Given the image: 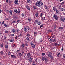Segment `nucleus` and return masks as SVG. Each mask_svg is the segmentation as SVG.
Masks as SVG:
<instances>
[{
	"label": "nucleus",
	"instance_id": "obj_32",
	"mask_svg": "<svg viewBox=\"0 0 65 65\" xmlns=\"http://www.w3.org/2000/svg\"><path fill=\"white\" fill-rule=\"evenodd\" d=\"M33 8L34 9H37V7L35 6H33Z\"/></svg>",
	"mask_w": 65,
	"mask_h": 65
},
{
	"label": "nucleus",
	"instance_id": "obj_30",
	"mask_svg": "<svg viewBox=\"0 0 65 65\" xmlns=\"http://www.w3.org/2000/svg\"><path fill=\"white\" fill-rule=\"evenodd\" d=\"M18 11V10L17 9H15L14 10V12L15 13H16Z\"/></svg>",
	"mask_w": 65,
	"mask_h": 65
},
{
	"label": "nucleus",
	"instance_id": "obj_49",
	"mask_svg": "<svg viewBox=\"0 0 65 65\" xmlns=\"http://www.w3.org/2000/svg\"><path fill=\"white\" fill-rule=\"evenodd\" d=\"M16 23V21H15L14 20L13 21V23Z\"/></svg>",
	"mask_w": 65,
	"mask_h": 65
},
{
	"label": "nucleus",
	"instance_id": "obj_54",
	"mask_svg": "<svg viewBox=\"0 0 65 65\" xmlns=\"http://www.w3.org/2000/svg\"><path fill=\"white\" fill-rule=\"evenodd\" d=\"M30 44L31 45V46H32V45H34V44H33V43H31Z\"/></svg>",
	"mask_w": 65,
	"mask_h": 65
},
{
	"label": "nucleus",
	"instance_id": "obj_33",
	"mask_svg": "<svg viewBox=\"0 0 65 65\" xmlns=\"http://www.w3.org/2000/svg\"><path fill=\"white\" fill-rule=\"evenodd\" d=\"M6 35H5L4 36V39L5 40H6Z\"/></svg>",
	"mask_w": 65,
	"mask_h": 65
},
{
	"label": "nucleus",
	"instance_id": "obj_42",
	"mask_svg": "<svg viewBox=\"0 0 65 65\" xmlns=\"http://www.w3.org/2000/svg\"><path fill=\"white\" fill-rule=\"evenodd\" d=\"M5 33H8V31L6 30L4 31Z\"/></svg>",
	"mask_w": 65,
	"mask_h": 65
},
{
	"label": "nucleus",
	"instance_id": "obj_1",
	"mask_svg": "<svg viewBox=\"0 0 65 65\" xmlns=\"http://www.w3.org/2000/svg\"><path fill=\"white\" fill-rule=\"evenodd\" d=\"M35 5L36 6H38L39 7H41L43 5V3L40 1H38L35 3Z\"/></svg>",
	"mask_w": 65,
	"mask_h": 65
},
{
	"label": "nucleus",
	"instance_id": "obj_17",
	"mask_svg": "<svg viewBox=\"0 0 65 65\" xmlns=\"http://www.w3.org/2000/svg\"><path fill=\"white\" fill-rule=\"evenodd\" d=\"M24 31L25 32H27V29L26 28V27H24Z\"/></svg>",
	"mask_w": 65,
	"mask_h": 65
},
{
	"label": "nucleus",
	"instance_id": "obj_50",
	"mask_svg": "<svg viewBox=\"0 0 65 65\" xmlns=\"http://www.w3.org/2000/svg\"><path fill=\"white\" fill-rule=\"evenodd\" d=\"M40 42H42V39H40Z\"/></svg>",
	"mask_w": 65,
	"mask_h": 65
},
{
	"label": "nucleus",
	"instance_id": "obj_29",
	"mask_svg": "<svg viewBox=\"0 0 65 65\" xmlns=\"http://www.w3.org/2000/svg\"><path fill=\"white\" fill-rule=\"evenodd\" d=\"M26 36H27V37H30V35L29 34H27L26 35Z\"/></svg>",
	"mask_w": 65,
	"mask_h": 65
},
{
	"label": "nucleus",
	"instance_id": "obj_60",
	"mask_svg": "<svg viewBox=\"0 0 65 65\" xmlns=\"http://www.w3.org/2000/svg\"><path fill=\"white\" fill-rule=\"evenodd\" d=\"M18 54V56H20V55H21V53H19Z\"/></svg>",
	"mask_w": 65,
	"mask_h": 65
},
{
	"label": "nucleus",
	"instance_id": "obj_48",
	"mask_svg": "<svg viewBox=\"0 0 65 65\" xmlns=\"http://www.w3.org/2000/svg\"><path fill=\"white\" fill-rule=\"evenodd\" d=\"M51 37L50 36H48V39H50L51 38Z\"/></svg>",
	"mask_w": 65,
	"mask_h": 65
},
{
	"label": "nucleus",
	"instance_id": "obj_44",
	"mask_svg": "<svg viewBox=\"0 0 65 65\" xmlns=\"http://www.w3.org/2000/svg\"><path fill=\"white\" fill-rule=\"evenodd\" d=\"M45 55V53H43L42 54V56H44Z\"/></svg>",
	"mask_w": 65,
	"mask_h": 65
},
{
	"label": "nucleus",
	"instance_id": "obj_26",
	"mask_svg": "<svg viewBox=\"0 0 65 65\" xmlns=\"http://www.w3.org/2000/svg\"><path fill=\"white\" fill-rule=\"evenodd\" d=\"M24 46H25V44H22L21 46V47L23 48V47H24Z\"/></svg>",
	"mask_w": 65,
	"mask_h": 65
},
{
	"label": "nucleus",
	"instance_id": "obj_43",
	"mask_svg": "<svg viewBox=\"0 0 65 65\" xmlns=\"http://www.w3.org/2000/svg\"><path fill=\"white\" fill-rule=\"evenodd\" d=\"M37 23L38 25H40V24H41V23L40 22H38Z\"/></svg>",
	"mask_w": 65,
	"mask_h": 65
},
{
	"label": "nucleus",
	"instance_id": "obj_11",
	"mask_svg": "<svg viewBox=\"0 0 65 65\" xmlns=\"http://www.w3.org/2000/svg\"><path fill=\"white\" fill-rule=\"evenodd\" d=\"M44 8L45 9H47V10H48V7L46 5H45L44 6Z\"/></svg>",
	"mask_w": 65,
	"mask_h": 65
},
{
	"label": "nucleus",
	"instance_id": "obj_27",
	"mask_svg": "<svg viewBox=\"0 0 65 65\" xmlns=\"http://www.w3.org/2000/svg\"><path fill=\"white\" fill-rule=\"evenodd\" d=\"M5 47L6 48H8V46L7 45H5Z\"/></svg>",
	"mask_w": 65,
	"mask_h": 65
},
{
	"label": "nucleus",
	"instance_id": "obj_41",
	"mask_svg": "<svg viewBox=\"0 0 65 65\" xmlns=\"http://www.w3.org/2000/svg\"><path fill=\"white\" fill-rule=\"evenodd\" d=\"M64 2H63L62 3H60L61 5H63V4L64 3Z\"/></svg>",
	"mask_w": 65,
	"mask_h": 65
},
{
	"label": "nucleus",
	"instance_id": "obj_25",
	"mask_svg": "<svg viewBox=\"0 0 65 65\" xmlns=\"http://www.w3.org/2000/svg\"><path fill=\"white\" fill-rule=\"evenodd\" d=\"M9 13L11 15H12V11H11V10L9 11Z\"/></svg>",
	"mask_w": 65,
	"mask_h": 65
},
{
	"label": "nucleus",
	"instance_id": "obj_22",
	"mask_svg": "<svg viewBox=\"0 0 65 65\" xmlns=\"http://www.w3.org/2000/svg\"><path fill=\"white\" fill-rule=\"evenodd\" d=\"M21 15L22 17H25V13H23Z\"/></svg>",
	"mask_w": 65,
	"mask_h": 65
},
{
	"label": "nucleus",
	"instance_id": "obj_47",
	"mask_svg": "<svg viewBox=\"0 0 65 65\" xmlns=\"http://www.w3.org/2000/svg\"><path fill=\"white\" fill-rule=\"evenodd\" d=\"M63 56L64 58H65V54H63Z\"/></svg>",
	"mask_w": 65,
	"mask_h": 65
},
{
	"label": "nucleus",
	"instance_id": "obj_34",
	"mask_svg": "<svg viewBox=\"0 0 65 65\" xmlns=\"http://www.w3.org/2000/svg\"><path fill=\"white\" fill-rule=\"evenodd\" d=\"M56 41H57V40H56V39H54L53 40L52 42H55H55H56Z\"/></svg>",
	"mask_w": 65,
	"mask_h": 65
},
{
	"label": "nucleus",
	"instance_id": "obj_3",
	"mask_svg": "<svg viewBox=\"0 0 65 65\" xmlns=\"http://www.w3.org/2000/svg\"><path fill=\"white\" fill-rule=\"evenodd\" d=\"M19 31H20L19 30H18L16 29H13L12 30L11 32L12 33H17V32H19Z\"/></svg>",
	"mask_w": 65,
	"mask_h": 65
},
{
	"label": "nucleus",
	"instance_id": "obj_31",
	"mask_svg": "<svg viewBox=\"0 0 65 65\" xmlns=\"http://www.w3.org/2000/svg\"><path fill=\"white\" fill-rule=\"evenodd\" d=\"M24 51H23L22 52L21 56H23V54H24Z\"/></svg>",
	"mask_w": 65,
	"mask_h": 65
},
{
	"label": "nucleus",
	"instance_id": "obj_53",
	"mask_svg": "<svg viewBox=\"0 0 65 65\" xmlns=\"http://www.w3.org/2000/svg\"><path fill=\"white\" fill-rule=\"evenodd\" d=\"M31 46L32 47H33V48H34V47H35V45H33Z\"/></svg>",
	"mask_w": 65,
	"mask_h": 65
},
{
	"label": "nucleus",
	"instance_id": "obj_19",
	"mask_svg": "<svg viewBox=\"0 0 65 65\" xmlns=\"http://www.w3.org/2000/svg\"><path fill=\"white\" fill-rule=\"evenodd\" d=\"M18 0H15L14 2L15 4H16L18 3Z\"/></svg>",
	"mask_w": 65,
	"mask_h": 65
},
{
	"label": "nucleus",
	"instance_id": "obj_56",
	"mask_svg": "<svg viewBox=\"0 0 65 65\" xmlns=\"http://www.w3.org/2000/svg\"><path fill=\"white\" fill-rule=\"evenodd\" d=\"M4 26H5V27H7V25H6V24H4Z\"/></svg>",
	"mask_w": 65,
	"mask_h": 65
},
{
	"label": "nucleus",
	"instance_id": "obj_58",
	"mask_svg": "<svg viewBox=\"0 0 65 65\" xmlns=\"http://www.w3.org/2000/svg\"><path fill=\"white\" fill-rule=\"evenodd\" d=\"M9 20V19H8V18H6L5 19V20Z\"/></svg>",
	"mask_w": 65,
	"mask_h": 65
},
{
	"label": "nucleus",
	"instance_id": "obj_37",
	"mask_svg": "<svg viewBox=\"0 0 65 65\" xmlns=\"http://www.w3.org/2000/svg\"><path fill=\"white\" fill-rule=\"evenodd\" d=\"M42 15H43L42 13H41L40 15V17H41V18H42Z\"/></svg>",
	"mask_w": 65,
	"mask_h": 65
},
{
	"label": "nucleus",
	"instance_id": "obj_2",
	"mask_svg": "<svg viewBox=\"0 0 65 65\" xmlns=\"http://www.w3.org/2000/svg\"><path fill=\"white\" fill-rule=\"evenodd\" d=\"M48 57H50L51 59H54V57L52 56V53H51V52H49L48 53Z\"/></svg>",
	"mask_w": 65,
	"mask_h": 65
},
{
	"label": "nucleus",
	"instance_id": "obj_55",
	"mask_svg": "<svg viewBox=\"0 0 65 65\" xmlns=\"http://www.w3.org/2000/svg\"><path fill=\"white\" fill-rule=\"evenodd\" d=\"M34 35L35 34H37V33L36 32H34Z\"/></svg>",
	"mask_w": 65,
	"mask_h": 65
},
{
	"label": "nucleus",
	"instance_id": "obj_18",
	"mask_svg": "<svg viewBox=\"0 0 65 65\" xmlns=\"http://www.w3.org/2000/svg\"><path fill=\"white\" fill-rule=\"evenodd\" d=\"M53 9L55 12L57 10V9L55 7H53Z\"/></svg>",
	"mask_w": 65,
	"mask_h": 65
},
{
	"label": "nucleus",
	"instance_id": "obj_46",
	"mask_svg": "<svg viewBox=\"0 0 65 65\" xmlns=\"http://www.w3.org/2000/svg\"><path fill=\"white\" fill-rule=\"evenodd\" d=\"M43 26V24L41 25L40 26V28H41Z\"/></svg>",
	"mask_w": 65,
	"mask_h": 65
},
{
	"label": "nucleus",
	"instance_id": "obj_6",
	"mask_svg": "<svg viewBox=\"0 0 65 65\" xmlns=\"http://www.w3.org/2000/svg\"><path fill=\"white\" fill-rule=\"evenodd\" d=\"M11 58H13V59H16L17 58L16 56L14 55H11Z\"/></svg>",
	"mask_w": 65,
	"mask_h": 65
},
{
	"label": "nucleus",
	"instance_id": "obj_59",
	"mask_svg": "<svg viewBox=\"0 0 65 65\" xmlns=\"http://www.w3.org/2000/svg\"><path fill=\"white\" fill-rule=\"evenodd\" d=\"M48 31V33H50V32H52V30H49Z\"/></svg>",
	"mask_w": 65,
	"mask_h": 65
},
{
	"label": "nucleus",
	"instance_id": "obj_21",
	"mask_svg": "<svg viewBox=\"0 0 65 65\" xmlns=\"http://www.w3.org/2000/svg\"><path fill=\"white\" fill-rule=\"evenodd\" d=\"M28 19L29 22H31V21L32 20V19H31V18H28Z\"/></svg>",
	"mask_w": 65,
	"mask_h": 65
},
{
	"label": "nucleus",
	"instance_id": "obj_61",
	"mask_svg": "<svg viewBox=\"0 0 65 65\" xmlns=\"http://www.w3.org/2000/svg\"><path fill=\"white\" fill-rule=\"evenodd\" d=\"M56 25H54V29H56Z\"/></svg>",
	"mask_w": 65,
	"mask_h": 65
},
{
	"label": "nucleus",
	"instance_id": "obj_4",
	"mask_svg": "<svg viewBox=\"0 0 65 65\" xmlns=\"http://www.w3.org/2000/svg\"><path fill=\"white\" fill-rule=\"evenodd\" d=\"M53 18L55 20H59V17L57 15H56L55 14L54 15Z\"/></svg>",
	"mask_w": 65,
	"mask_h": 65
},
{
	"label": "nucleus",
	"instance_id": "obj_23",
	"mask_svg": "<svg viewBox=\"0 0 65 65\" xmlns=\"http://www.w3.org/2000/svg\"><path fill=\"white\" fill-rule=\"evenodd\" d=\"M9 41L10 42H13V41H14V39H12L9 40Z\"/></svg>",
	"mask_w": 65,
	"mask_h": 65
},
{
	"label": "nucleus",
	"instance_id": "obj_5",
	"mask_svg": "<svg viewBox=\"0 0 65 65\" xmlns=\"http://www.w3.org/2000/svg\"><path fill=\"white\" fill-rule=\"evenodd\" d=\"M28 60L29 61L30 63H32V62L33 60H32V58L31 57L29 58Z\"/></svg>",
	"mask_w": 65,
	"mask_h": 65
},
{
	"label": "nucleus",
	"instance_id": "obj_20",
	"mask_svg": "<svg viewBox=\"0 0 65 65\" xmlns=\"http://www.w3.org/2000/svg\"><path fill=\"white\" fill-rule=\"evenodd\" d=\"M26 29H28V30H30V27H29L28 26H26Z\"/></svg>",
	"mask_w": 65,
	"mask_h": 65
},
{
	"label": "nucleus",
	"instance_id": "obj_10",
	"mask_svg": "<svg viewBox=\"0 0 65 65\" xmlns=\"http://www.w3.org/2000/svg\"><path fill=\"white\" fill-rule=\"evenodd\" d=\"M38 13H36L34 16L35 18H36L38 17Z\"/></svg>",
	"mask_w": 65,
	"mask_h": 65
},
{
	"label": "nucleus",
	"instance_id": "obj_39",
	"mask_svg": "<svg viewBox=\"0 0 65 65\" xmlns=\"http://www.w3.org/2000/svg\"><path fill=\"white\" fill-rule=\"evenodd\" d=\"M42 20L43 21H44V20H45V17L43 18Z\"/></svg>",
	"mask_w": 65,
	"mask_h": 65
},
{
	"label": "nucleus",
	"instance_id": "obj_45",
	"mask_svg": "<svg viewBox=\"0 0 65 65\" xmlns=\"http://www.w3.org/2000/svg\"><path fill=\"white\" fill-rule=\"evenodd\" d=\"M15 38L16 39L18 40V36L17 35L15 37Z\"/></svg>",
	"mask_w": 65,
	"mask_h": 65
},
{
	"label": "nucleus",
	"instance_id": "obj_8",
	"mask_svg": "<svg viewBox=\"0 0 65 65\" xmlns=\"http://www.w3.org/2000/svg\"><path fill=\"white\" fill-rule=\"evenodd\" d=\"M56 12L57 14H60V12H59V11L58 10H57L56 11Z\"/></svg>",
	"mask_w": 65,
	"mask_h": 65
},
{
	"label": "nucleus",
	"instance_id": "obj_35",
	"mask_svg": "<svg viewBox=\"0 0 65 65\" xmlns=\"http://www.w3.org/2000/svg\"><path fill=\"white\" fill-rule=\"evenodd\" d=\"M26 39L27 40H28V41H30V39H29V38L28 37H27Z\"/></svg>",
	"mask_w": 65,
	"mask_h": 65
},
{
	"label": "nucleus",
	"instance_id": "obj_57",
	"mask_svg": "<svg viewBox=\"0 0 65 65\" xmlns=\"http://www.w3.org/2000/svg\"><path fill=\"white\" fill-rule=\"evenodd\" d=\"M8 18L10 19H11V16H9L8 17Z\"/></svg>",
	"mask_w": 65,
	"mask_h": 65
},
{
	"label": "nucleus",
	"instance_id": "obj_9",
	"mask_svg": "<svg viewBox=\"0 0 65 65\" xmlns=\"http://www.w3.org/2000/svg\"><path fill=\"white\" fill-rule=\"evenodd\" d=\"M28 42L27 41H26L25 42V45H26V46H28Z\"/></svg>",
	"mask_w": 65,
	"mask_h": 65
},
{
	"label": "nucleus",
	"instance_id": "obj_64",
	"mask_svg": "<svg viewBox=\"0 0 65 65\" xmlns=\"http://www.w3.org/2000/svg\"><path fill=\"white\" fill-rule=\"evenodd\" d=\"M8 55H10V52H9L8 53Z\"/></svg>",
	"mask_w": 65,
	"mask_h": 65
},
{
	"label": "nucleus",
	"instance_id": "obj_36",
	"mask_svg": "<svg viewBox=\"0 0 65 65\" xmlns=\"http://www.w3.org/2000/svg\"><path fill=\"white\" fill-rule=\"evenodd\" d=\"M38 20H35V22L36 23H37L38 22Z\"/></svg>",
	"mask_w": 65,
	"mask_h": 65
},
{
	"label": "nucleus",
	"instance_id": "obj_63",
	"mask_svg": "<svg viewBox=\"0 0 65 65\" xmlns=\"http://www.w3.org/2000/svg\"><path fill=\"white\" fill-rule=\"evenodd\" d=\"M54 37H55V35H53V36L52 37V38H54Z\"/></svg>",
	"mask_w": 65,
	"mask_h": 65
},
{
	"label": "nucleus",
	"instance_id": "obj_12",
	"mask_svg": "<svg viewBox=\"0 0 65 65\" xmlns=\"http://www.w3.org/2000/svg\"><path fill=\"white\" fill-rule=\"evenodd\" d=\"M60 19L61 21H65V18L64 17H61L60 18Z\"/></svg>",
	"mask_w": 65,
	"mask_h": 65
},
{
	"label": "nucleus",
	"instance_id": "obj_15",
	"mask_svg": "<svg viewBox=\"0 0 65 65\" xmlns=\"http://www.w3.org/2000/svg\"><path fill=\"white\" fill-rule=\"evenodd\" d=\"M63 29V27H60L58 28V30L60 31V30H62Z\"/></svg>",
	"mask_w": 65,
	"mask_h": 65
},
{
	"label": "nucleus",
	"instance_id": "obj_13",
	"mask_svg": "<svg viewBox=\"0 0 65 65\" xmlns=\"http://www.w3.org/2000/svg\"><path fill=\"white\" fill-rule=\"evenodd\" d=\"M45 63H47V62L48 61V60L47 59V57H46L45 58Z\"/></svg>",
	"mask_w": 65,
	"mask_h": 65
},
{
	"label": "nucleus",
	"instance_id": "obj_52",
	"mask_svg": "<svg viewBox=\"0 0 65 65\" xmlns=\"http://www.w3.org/2000/svg\"><path fill=\"white\" fill-rule=\"evenodd\" d=\"M62 11H64V8H62L60 9Z\"/></svg>",
	"mask_w": 65,
	"mask_h": 65
},
{
	"label": "nucleus",
	"instance_id": "obj_16",
	"mask_svg": "<svg viewBox=\"0 0 65 65\" xmlns=\"http://www.w3.org/2000/svg\"><path fill=\"white\" fill-rule=\"evenodd\" d=\"M20 12H21V11L20 10H18V11H17L16 13H17V14L19 15V14H20Z\"/></svg>",
	"mask_w": 65,
	"mask_h": 65
},
{
	"label": "nucleus",
	"instance_id": "obj_28",
	"mask_svg": "<svg viewBox=\"0 0 65 65\" xmlns=\"http://www.w3.org/2000/svg\"><path fill=\"white\" fill-rule=\"evenodd\" d=\"M45 57H43L42 58V60L43 61H44L45 60Z\"/></svg>",
	"mask_w": 65,
	"mask_h": 65
},
{
	"label": "nucleus",
	"instance_id": "obj_62",
	"mask_svg": "<svg viewBox=\"0 0 65 65\" xmlns=\"http://www.w3.org/2000/svg\"><path fill=\"white\" fill-rule=\"evenodd\" d=\"M3 51H1V52H0V53H1V54H3Z\"/></svg>",
	"mask_w": 65,
	"mask_h": 65
},
{
	"label": "nucleus",
	"instance_id": "obj_51",
	"mask_svg": "<svg viewBox=\"0 0 65 65\" xmlns=\"http://www.w3.org/2000/svg\"><path fill=\"white\" fill-rule=\"evenodd\" d=\"M57 43H55L54 44V45H55V46H57Z\"/></svg>",
	"mask_w": 65,
	"mask_h": 65
},
{
	"label": "nucleus",
	"instance_id": "obj_38",
	"mask_svg": "<svg viewBox=\"0 0 65 65\" xmlns=\"http://www.w3.org/2000/svg\"><path fill=\"white\" fill-rule=\"evenodd\" d=\"M62 8V7L61 6H59V7L58 8L60 10L61 9V8Z\"/></svg>",
	"mask_w": 65,
	"mask_h": 65
},
{
	"label": "nucleus",
	"instance_id": "obj_14",
	"mask_svg": "<svg viewBox=\"0 0 65 65\" xmlns=\"http://www.w3.org/2000/svg\"><path fill=\"white\" fill-rule=\"evenodd\" d=\"M27 56L29 58L30 57H31V54L29 53H28L27 54Z\"/></svg>",
	"mask_w": 65,
	"mask_h": 65
},
{
	"label": "nucleus",
	"instance_id": "obj_7",
	"mask_svg": "<svg viewBox=\"0 0 65 65\" xmlns=\"http://www.w3.org/2000/svg\"><path fill=\"white\" fill-rule=\"evenodd\" d=\"M26 7L28 10H30V8L29 6H28V5H27L26 6Z\"/></svg>",
	"mask_w": 65,
	"mask_h": 65
},
{
	"label": "nucleus",
	"instance_id": "obj_40",
	"mask_svg": "<svg viewBox=\"0 0 65 65\" xmlns=\"http://www.w3.org/2000/svg\"><path fill=\"white\" fill-rule=\"evenodd\" d=\"M60 53H58L57 54V57H59L60 56Z\"/></svg>",
	"mask_w": 65,
	"mask_h": 65
},
{
	"label": "nucleus",
	"instance_id": "obj_24",
	"mask_svg": "<svg viewBox=\"0 0 65 65\" xmlns=\"http://www.w3.org/2000/svg\"><path fill=\"white\" fill-rule=\"evenodd\" d=\"M27 3H31V1L30 0H27Z\"/></svg>",
	"mask_w": 65,
	"mask_h": 65
}]
</instances>
